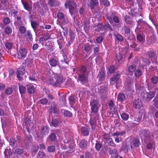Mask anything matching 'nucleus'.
<instances>
[{"instance_id":"nucleus-47","label":"nucleus","mask_w":158,"mask_h":158,"mask_svg":"<svg viewBox=\"0 0 158 158\" xmlns=\"http://www.w3.org/2000/svg\"><path fill=\"white\" fill-rule=\"evenodd\" d=\"M107 89V86L106 85H102L100 86V91L101 93H103L105 92Z\"/></svg>"},{"instance_id":"nucleus-19","label":"nucleus","mask_w":158,"mask_h":158,"mask_svg":"<svg viewBox=\"0 0 158 158\" xmlns=\"http://www.w3.org/2000/svg\"><path fill=\"white\" fill-rule=\"evenodd\" d=\"M49 132V129L48 127L44 126L41 129V133L43 136L47 135Z\"/></svg>"},{"instance_id":"nucleus-13","label":"nucleus","mask_w":158,"mask_h":158,"mask_svg":"<svg viewBox=\"0 0 158 158\" xmlns=\"http://www.w3.org/2000/svg\"><path fill=\"white\" fill-rule=\"evenodd\" d=\"M88 145V142L85 139H81L79 143L80 147L83 150L87 148Z\"/></svg>"},{"instance_id":"nucleus-36","label":"nucleus","mask_w":158,"mask_h":158,"mask_svg":"<svg viewBox=\"0 0 158 158\" xmlns=\"http://www.w3.org/2000/svg\"><path fill=\"white\" fill-rule=\"evenodd\" d=\"M155 93L153 92L150 91L147 94V99L149 100H150L155 96Z\"/></svg>"},{"instance_id":"nucleus-64","label":"nucleus","mask_w":158,"mask_h":158,"mask_svg":"<svg viewBox=\"0 0 158 158\" xmlns=\"http://www.w3.org/2000/svg\"><path fill=\"white\" fill-rule=\"evenodd\" d=\"M142 71L140 69L136 70L135 73V74L136 77H139L142 75Z\"/></svg>"},{"instance_id":"nucleus-21","label":"nucleus","mask_w":158,"mask_h":158,"mask_svg":"<svg viewBox=\"0 0 158 158\" xmlns=\"http://www.w3.org/2000/svg\"><path fill=\"white\" fill-rule=\"evenodd\" d=\"M58 61L53 58H51L49 60V64L52 67H55L57 65Z\"/></svg>"},{"instance_id":"nucleus-17","label":"nucleus","mask_w":158,"mask_h":158,"mask_svg":"<svg viewBox=\"0 0 158 158\" xmlns=\"http://www.w3.org/2000/svg\"><path fill=\"white\" fill-rule=\"evenodd\" d=\"M78 79L79 81L81 82L87 81V78L85 74L81 73L78 75Z\"/></svg>"},{"instance_id":"nucleus-27","label":"nucleus","mask_w":158,"mask_h":158,"mask_svg":"<svg viewBox=\"0 0 158 158\" xmlns=\"http://www.w3.org/2000/svg\"><path fill=\"white\" fill-rule=\"evenodd\" d=\"M118 99L120 102L123 101L126 99L125 95L123 93H120L118 96Z\"/></svg>"},{"instance_id":"nucleus-41","label":"nucleus","mask_w":158,"mask_h":158,"mask_svg":"<svg viewBox=\"0 0 158 158\" xmlns=\"http://www.w3.org/2000/svg\"><path fill=\"white\" fill-rule=\"evenodd\" d=\"M124 20L127 24H131L132 23L131 19L127 15H125L124 17Z\"/></svg>"},{"instance_id":"nucleus-31","label":"nucleus","mask_w":158,"mask_h":158,"mask_svg":"<svg viewBox=\"0 0 158 158\" xmlns=\"http://www.w3.org/2000/svg\"><path fill=\"white\" fill-rule=\"evenodd\" d=\"M132 143L134 146L136 147H138L140 144L139 139L137 138L134 139L132 141Z\"/></svg>"},{"instance_id":"nucleus-32","label":"nucleus","mask_w":158,"mask_h":158,"mask_svg":"<svg viewBox=\"0 0 158 158\" xmlns=\"http://www.w3.org/2000/svg\"><path fill=\"white\" fill-rule=\"evenodd\" d=\"M91 8L97 6L98 4V0H91L90 2Z\"/></svg>"},{"instance_id":"nucleus-57","label":"nucleus","mask_w":158,"mask_h":158,"mask_svg":"<svg viewBox=\"0 0 158 158\" xmlns=\"http://www.w3.org/2000/svg\"><path fill=\"white\" fill-rule=\"evenodd\" d=\"M13 90L12 88H6L5 90V94L6 95H10L13 93Z\"/></svg>"},{"instance_id":"nucleus-48","label":"nucleus","mask_w":158,"mask_h":158,"mask_svg":"<svg viewBox=\"0 0 158 158\" xmlns=\"http://www.w3.org/2000/svg\"><path fill=\"white\" fill-rule=\"evenodd\" d=\"M26 28L24 26H21L19 28V31L21 34H25L26 31Z\"/></svg>"},{"instance_id":"nucleus-18","label":"nucleus","mask_w":158,"mask_h":158,"mask_svg":"<svg viewBox=\"0 0 158 158\" xmlns=\"http://www.w3.org/2000/svg\"><path fill=\"white\" fill-rule=\"evenodd\" d=\"M21 2L23 5L24 8L27 10L30 11L31 8L30 7L28 2L25 0H21Z\"/></svg>"},{"instance_id":"nucleus-26","label":"nucleus","mask_w":158,"mask_h":158,"mask_svg":"<svg viewBox=\"0 0 158 158\" xmlns=\"http://www.w3.org/2000/svg\"><path fill=\"white\" fill-rule=\"evenodd\" d=\"M25 63L28 65H30L33 62V59L31 56H30L26 59L25 60Z\"/></svg>"},{"instance_id":"nucleus-59","label":"nucleus","mask_w":158,"mask_h":158,"mask_svg":"<svg viewBox=\"0 0 158 158\" xmlns=\"http://www.w3.org/2000/svg\"><path fill=\"white\" fill-rule=\"evenodd\" d=\"M107 139L109 141L108 143L110 145L113 147H115L116 146V144L114 142V141H113V139L112 138H109Z\"/></svg>"},{"instance_id":"nucleus-61","label":"nucleus","mask_w":158,"mask_h":158,"mask_svg":"<svg viewBox=\"0 0 158 158\" xmlns=\"http://www.w3.org/2000/svg\"><path fill=\"white\" fill-rule=\"evenodd\" d=\"M3 22L5 24L7 25L10 23V20L9 18L6 17L4 18Z\"/></svg>"},{"instance_id":"nucleus-60","label":"nucleus","mask_w":158,"mask_h":158,"mask_svg":"<svg viewBox=\"0 0 158 158\" xmlns=\"http://www.w3.org/2000/svg\"><path fill=\"white\" fill-rule=\"evenodd\" d=\"M125 36L127 37V39L128 40H129L131 41H133L134 40L135 38V36L133 35L132 34L131 35L130 34L128 35H127Z\"/></svg>"},{"instance_id":"nucleus-2","label":"nucleus","mask_w":158,"mask_h":158,"mask_svg":"<svg viewBox=\"0 0 158 158\" xmlns=\"http://www.w3.org/2000/svg\"><path fill=\"white\" fill-rule=\"evenodd\" d=\"M106 16L111 24L113 23V20L115 23H119L120 20L118 17L115 16V13L114 12L111 11L109 12L106 15Z\"/></svg>"},{"instance_id":"nucleus-56","label":"nucleus","mask_w":158,"mask_h":158,"mask_svg":"<svg viewBox=\"0 0 158 158\" xmlns=\"http://www.w3.org/2000/svg\"><path fill=\"white\" fill-rule=\"evenodd\" d=\"M136 67L135 65H131L128 68V71L130 72L133 73L135 71Z\"/></svg>"},{"instance_id":"nucleus-14","label":"nucleus","mask_w":158,"mask_h":158,"mask_svg":"<svg viewBox=\"0 0 158 158\" xmlns=\"http://www.w3.org/2000/svg\"><path fill=\"white\" fill-rule=\"evenodd\" d=\"M142 133L147 139H151V136H153L152 134L148 130H143L142 131Z\"/></svg>"},{"instance_id":"nucleus-6","label":"nucleus","mask_w":158,"mask_h":158,"mask_svg":"<svg viewBox=\"0 0 158 158\" xmlns=\"http://www.w3.org/2000/svg\"><path fill=\"white\" fill-rule=\"evenodd\" d=\"M57 75V74L55 73L52 70H50L49 71L48 75V83L55 86V82L53 78H55L56 76Z\"/></svg>"},{"instance_id":"nucleus-4","label":"nucleus","mask_w":158,"mask_h":158,"mask_svg":"<svg viewBox=\"0 0 158 158\" xmlns=\"http://www.w3.org/2000/svg\"><path fill=\"white\" fill-rule=\"evenodd\" d=\"M90 106H91V112L94 114H96L98 113L99 108V104L97 100L94 99L93 101L90 102Z\"/></svg>"},{"instance_id":"nucleus-30","label":"nucleus","mask_w":158,"mask_h":158,"mask_svg":"<svg viewBox=\"0 0 158 158\" xmlns=\"http://www.w3.org/2000/svg\"><path fill=\"white\" fill-rule=\"evenodd\" d=\"M151 82L154 85H156L158 82V77L154 76L150 79Z\"/></svg>"},{"instance_id":"nucleus-50","label":"nucleus","mask_w":158,"mask_h":158,"mask_svg":"<svg viewBox=\"0 0 158 158\" xmlns=\"http://www.w3.org/2000/svg\"><path fill=\"white\" fill-rule=\"evenodd\" d=\"M12 32V29L10 27L7 26L5 28V32L6 34L10 35Z\"/></svg>"},{"instance_id":"nucleus-12","label":"nucleus","mask_w":158,"mask_h":158,"mask_svg":"<svg viewBox=\"0 0 158 158\" xmlns=\"http://www.w3.org/2000/svg\"><path fill=\"white\" fill-rule=\"evenodd\" d=\"M133 103L134 107L136 109H139L142 106L141 101L139 99L134 100Z\"/></svg>"},{"instance_id":"nucleus-63","label":"nucleus","mask_w":158,"mask_h":158,"mask_svg":"<svg viewBox=\"0 0 158 158\" xmlns=\"http://www.w3.org/2000/svg\"><path fill=\"white\" fill-rule=\"evenodd\" d=\"M148 56L150 58H152L156 55L155 52L153 51H150L148 52Z\"/></svg>"},{"instance_id":"nucleus-52","label":"nucleus","mask_w":158,"mask_h":158,"mask_svg":"<svg viewBox=\"0 0 158 158\" xmlns=\"http://www.w3.org/2000/svg\"><path fill=\"white\" fill-rule=\"evenodd\" d=\"M27 35L28 37L29 40L32 41L33 40L32 35L31 32V31L30 30H27Z\"/></svg>"},{"instance_id":"nucleus-20","label":"nucleus","mask_w":158,"mask_h":158,"mask_svg":"<svg viewBox=\"0 0 158 158\" xmlns=\"http://www.w3.org/2000/svg\"><path fill=\"white\" fill-rule=\"evenodd\" d=\"M62 29V30H60V35L62 36L63 35L66 36L68 35V29L67 27H63L61 26Z\"/></svg>"},{"instance_id":"nucleus-55","label":"nucleus","mask_w":158,"mask_h":158,"mask_svg":"<svg viewBox=\"0 0 158 158\" xmlns=\"http://www.w3.org/2000/svg\"><path fill=\"white\" fill-rule=\"evenodd\" d=\"M97 29L96 30V31H99L102 29L104 28V26L102 23H99L97 26Z\"/></svg>"},{"instance_id":"nucleus-5","label":"nucleus","mask_w":158,"mask_h":158,"mask_svg":"<svg viewBox=\"0 0 158 158\" xmlns=\"http://www.w3.org/2000/svg\"><path fill=\"white\" fill-rule=\"evenodd\" d=\"M108 105L111 110L110 112V114L112 117H114V115H116L117 114V110L115 109L114 104L112 100L110 101L108 103Z\"/></svg>"},{"instance_id":"nucleus-10","label":"nucleus","mask_w":158,"mask_h":158,"mask_svg":"<svg viewBox=\"0 0 158 158\" xmlns=\"http://www.w3.org/2000/svg\"><path fill=\"white\" fill-rule=\"evenodd\" d=\"M56 80L55 82V86L56 87L60 86L61 84L64 82V81L62 76L61 75H59L57 74L56 76Z\"/></svg>"},{"instance_id":"nucleus-43","label":"nucleus","mask_w":158,"mask_h":158,"mask_svg":"<svg viewBox=\"0 0 158 158\" xmlns=\"http://www.w3.org/2000/svg\"><path fill=\"white\" fill-rule=\"evenodd\" d=\"M121 118L124 121L127 120L129 118V115L127 113H123L121 115Z\"/></svg>"},{"instance_id":"nucleus-9","label":"nucleus","mask_w":158,"mask_h":158,"mask_svg":"<svg viewBox=\"0 0 158 158\" xmlns=\"http://www.w3.org/2000/svg\"><path fill=\"white\" fill-rule=\"evenodd\" d=\"M25 125L26 126V128L27 131L28 132L29 134L30 133L31 129V127H32V124L31 123V120L29 117H26L25 120Z\"/></svg>"},{"instance_id":"nucleus-28","label":"nucleus","mask_w":158,"mask_h":158,"mask_svg":"<svg viewBox=\"0 0 158 158\" xmlns=\"http://www.w3.org/2000/svg\"><path fill=\"white\" fill-rule=\"evenodd\" d=\"M19 90L21 94H24L26 91V88L25 86L21 85L20 84H19Z\"/></svg>"},{"instance_id":"nucleus-46","label":"nucleus","mask_w":158,"mask_h":158,"mask_svg":"<svg viewBox=\"0 0 158 158\" xmlns=\"http://www.w3.org/2000/svg\"><path fill=\"white\" fill-rule=\"evenodd\" d=\"M24 152V150L20 148H16L15 149V153L17 155H21Z\"/></svg>"},{"instance_id":"nucleus-23","label":"nucleus","mask_w":158,"mask_h":158,"mask_svg":"<svg viewBox=\"0 0 158 158\" xmlns=\"http://www.w3.org/2000/svg\"><path fill=\"white\" fill-rule=\"evenodd\" d=\"M120 75L119 74H116L114 77L110 79V83L113 84H114L119 79Z\"/></svg>"},{"instance_id":"nucleus-37","label":"nucleus","mask_w":158,"mask_h":158,"mask_svg":"<svg viewBox=\"0 0 158 158\" xmlns=\"http://www.w3.org/2000/svg\"><path fill=\"white\" fill-rule=\"evenodd\" d=\"M104 28L106 30L109 31L110 32L112 31L113 30L109 24L107 22H106L104 25Z\"/></svg>"},{"instance_id":"nucleus-16","label":"nucleus","mask_w":158,"mask_h":158,"mask_svg":"<svg viewBox=\"0 0 158 158\" xmlns=\"http://www.w3.org/2000/svg\"><path fill=\"white\" fill-rule=\"evenodd\" d=\"M57 139L56 134L54 133H52L48 137V140L51 142H54Z\"/></svg>"},{"instance_id":"nucleus-24","label":"nucleus","mask_w":158,"mask_h":158,"mask_svg":"<svg viewBox=\"0 0 158 158\" xmlns=\"http://www.w3.org/2000/svg\"><path fill=\"white\" fill-rule=\"evenodd\" d=\"M25 72L24 67L23 66H21L17 70V74L22 76L23 75Z\"/></svg>"},{"instance_id":"nucleus-3","label":"nucleus","mask_w":158,"mask_h":158,"mask_svg":"<svg viewBox=\"0 0 158 158\" xmlns=\"http://www.w3.org/2000/svg\"><path fill=\"white\" fill-rule=\"evenodd\" d=\"M57 21L60 22L63 24L69 23V21L66 16L62 12H59L57 14Z\"/></svg>"},{"instance_id":"nucleus-8","label":"nucleus","mask_w":158,"mask_h":158,"mask_svg":"<svg viewBox=\"0 0 158 158\" xmlns=\"http://www.w3.org/2000/svg\"><path fill=\"white\" fill-rule=\"evenodd\" d=\"M142 117V115L140 113L133 116L132 117V120L133 123L136 125L139 124V122L141 120Z\"/></svg>"},{"instance_id":"nucleus-22","label":"nucleus","mask_w":158,"mask_h":158,"mask_svg":"<svg viewBox=\"0 0 158 158\" xmlns=\"http://www.w3.org/2000/svg\"><path fill=\"white\" fill-rule=\"evenodd\" d=\"M110 148L107 146H104L100 151V154L103 156L106 155L107 154V152Z\"/></svg>"},{"instance_id":"nucleus-44","label":"nucleus","mask_w":158,"mask_h":158,"mask_svg":"<svg viewBox=\"0 0 158 158\" xmlns=\"http://www.w3.org/2000/svg\"><path fill=\"white\" fill-rule=\"evenodd\" d=\"M102 147V144L101 143L98 141H96V143H95V148L96 150L99 151L101 148Z\"/></svg>"},{"instance_id":"nucleus-45","label":"nucleus","mask_w":158,"mask_h":158,"mask_svg":"<svg viewBox=\"0 0 158 158\" xmlns=\"http://www.w3.org/2000/svg\"><path fill=\"white\" fill-rule=\"evenodd\" d=\"M115 38L117 40L118 42H121L123 40V36L119 34H117L114 35Z\"/></svg>"},{"instance_id":"nucleus-25","label":"nucleus","mask_w":158,"mask_h":158,"mask_svg":"<svg viewBox=\"0 0 158 158\" xmlns=\"http://www.w3.org/2000/svg\"><path fill=\"white\" fill-rule=\"evenodd\" d=\"M81 132L82 134L85 136L89 135V131L87 128L82 127L81 129Z\"/></svg>"},{"instance_id":"nucleus-1","label":"nucleus","mask_w":158,"mask_h":158,"mask_svg":"<svg viewBox=\"0 0 158 158\" xmlns=\"http://www.w3.org/2000/svg\"><path fill=\"white\" fill-rule=\"evenodd\" d=\"M64 6L66 8H69V11L72 16L75 14V10L77 8L76 3L73 0H67L64 3Z\"/></svg>"},{"instance_id":"nucleus-62","label":"nucleus","mask_w":158,"mask_h":158,"mask_svg":"<svg viewBox=\"0 0 158 158\" xmlns=\"http://www.w3.org/2000/svg\"><path fill=\"white\" fill-rule=\"evenodd\" d=\"M89 123L90 125L92 127V129H94L96 127V123L95 121L92 119H90Z\"/></svg>"},{"instance_id":"nucleus-53","label":"nucleus","mask_w":158,"mask_h":158,"mask_svg":"<svg viewBox=\"0 0 158 158\" xmlns=\"http://www.w3.org/2000/svg\"><path fill=\"white\" fill-rule=\"evenodd\" d=\"M137 46V44L134 43V42H132V44H131L130 45V47L131 48H134V50L135 51H138L139 49V48H136V46Z\"/></svg>"},{"instance_id":"nucleus-33","label":"nucleus","mask_w":158,"mask_h":158,"mask_svg":"<svg viewBox=\"0 0 158 158\" xmlns=\"http://www.w3.org/2000/svg\"><path fill=\"white\" fill-rule=\"evenodd\" d=\"M39 149V147L36 145H33L31 148V152L36 154Z\"/></svg>"},{"instance_id":"nucleus-38","label":"nucleus","mask_w":158,"mask_h":158,"mask_svg":"<svg viewBox=\"0 0 158 158\" xmlns=\"http://www.w3.org/2000/svg\"><path fill=\"white\" fill-rule=\"evenodd\" d=\"M62 112H63L64 115L66 117H70L72 116V113L68 110H64L63 111L62 110Z\"/></svg>"},{"instance_id":"nucleus-40","label":"nucleus","mask_w":158,"mask_h":158,"mask_svg":"<svg viewBox=\"0 0 158 158\" xmlns=\"http://www.w3.org/2000/svg\"><path fill=\"white\" fill-rule=\"evenodd\" d=\"M47 150L49 152H54L55 151L56 147L54 145L49 146L47 148Z\"/></svg>"},{"instance_id":"nucleus-34","label":"nucleus","mask_w":158,"mask_h":158,"mask_svg":"<svg viewBox=\"0 0 158 158\" xmlns=\"http://www.w3.org/2000/svg\"><path fill=\"white\" fill-rule=\"evenodd\" d=\"M51 108L52 111L54 114H56L58 113V107L57 105L56 104H53L51 106Z\"/></svg>"},{"instance_id":"nucleus-15","label":"nucleus","mask_w":158,"mask_h":158,"mask_svg":"<svg viewBox=\"0 0 158 158\" xmlns=\"http://www.w3.org/2000/svg\"><path fill=\"white\" fill-rule=\"evenodd\" d=\"M43 37L40 38L39 41L40 42H43L48 40L49 39H51L50 35L48 33L44 34L42 35Z\"/></svg>"},{"instance_id":"nucleus-39","label":"nucleus","mask_w":158,"mask_h":158,"mask_svg":"<svg viewBox=\"0 0 158 158\" xmlns=\"http://www.w3.org/2000/svg\"><path fill=\"white\" fill-rule=\"evenodd\" d=\"M31 25L34 31H35V30L38 27V24L36 22L31 20Z\"/></svg>"},{"instance_id":"nucleus-54","label":"nucleus","mask_w":158,"mask_h":158,"mask_svg":"<svg viewBox=\"0 0 158 158\" xmlns=\"http://www.w3.org/2000/svg\"><path fill=\"white\" fill-rule=\"evenodd\" d=\"M45 156V153L44 152H41L40 151L39 152L37 156V157L38 158H44Z\"/></svg>"},{"instance_id":"nucleus-51","label":"nucleus","mask_w":158,"mask_h":158,"mask_svg":"<svg viewBox=\"0 0 158 158\" xmlns=\"http://www.w3.org/2000/svg\"><path fill=\"white\" fill-rule=\"evenodd\" d=\"M56 0H48V3L51 7L55 6Z\"/></svg>"},{"instance_id":"nucleus-29","label":"nucleus","mask_w":158,"mask_h":158,"mask_svg":"<svg viewBox=\"0 0 158 158\" xmlns=\"http://www.w3.org/2000/svg\"><path fill=\"white\" fill-rule=\"evenodd\" d=\"M122 30L124 32V35L126 36L130 34V30L129 27L124 26L122 28Z\"/></svg>"},{"instance_id":"nucleus-49","label":"nucleus","mask_w":158,"mask_h":158,"mask_svg":"<svg viewBox=\"0 0 158 158\" xmlns=\"http://www.w3.org/2000/svg\"><path fill=\"white\" fill-rule=\"evenodd\" d=\"M51 123L52 126L56 127L58 125L59 122L57 120L54 119L52 120Z\"/></svg>"},{"instance_id":"nucleus-42","label":"nucleus","mask_w":158,"mask_h":158,"mask_svg":"<svg viewBox=\"0 0 158 158\" xmlns=\"http://www.w3.org/2000/svg\"><path fill=\"white\" fill-rule=\"evenodd\" d=\"M35 90L34 87L32 85L29 86L27 89V91L29 94L34 93Z\"/></svg>"},{"instance_id":"nucleus-35","label":"nucleus","mask_w":158,"mask_h":158,"mask_svg":"<svg viewBox=\"0 0 158 158\" xmlns=\"http://www.w3.org/2000/svg\"><path fill=\"white\" fill-rule=\"evenodd\" d=\"M137 39L138 40L142 43H143L145 40L144 37L140 34H139L137 35Z\"/></svg>"},{"instance_id":"nucleus-58","label":"nucleus","mask_w":158,"mask_h":158,"mask_svg":"<svg viewBox=\"0 0 158 158\" xmlns=\"http://www.w3.org/2000/svg\"><path fill=\"white\" fill-rule=\"evenodd\" d=\"M48 102V100L45 98L42 99L39 101V103L42 105H45L47 104Z\"/></svg>"},{"instance_id":"nucleus-7","label":"nucleus","mask_w":158,"mask_h":158,"mask_svg":"<svg viewBox=\"0 0 158 158\" xmlns=\"http://www.w3.org/2000/svg\"><path fill=\"white\" fill-rule=\"evenodd\" d=\"M27 53V51L25 48H20L18 52V58L21 59H24L26 56Z\"/></svg>"},{"instance_id":"nucleus-11","label":"nucleus","mask_w":158,"mask_h":158,"mask_svg":"<svg viewBox=\"0 0 158 158\" xmlns=\"http://www.w3.org/2000/svg\"><path fill=\"white\" fill-rule=\"evenodd\" d=\"M69 33L70 40L68 43V44L69 45V46L74 40L76 37V34L71 29L69 30Z\"/></svg>"}]
</instances>
